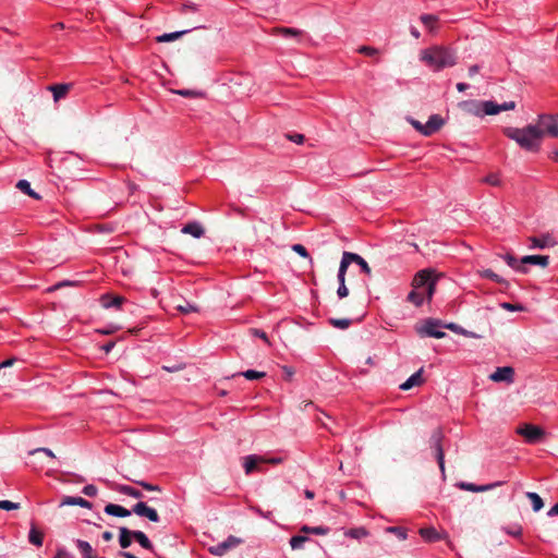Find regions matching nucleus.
Wrapping results in <instances>:
<instances>
[{
  "label": "nucleus",
  "mask_w": 558,
  "mask_h": 558,
  "mask_svg": "<svg viewBox=\"0 0 558 558\" xmlns=\"http://www.w3.org/2000/svg\"><path fill=\"white\" fill-rule=\"evenodd\" d=\"M504 134L527 151H538L544 137L538 122L524 128H506Z\"/></svg>",
  "instance_id": "f257e3e1"
},
{
  "label": "nucleus",
  "mask_w": 558,
  "mask_h": 558,
  "mask_svg": "<svg viewBox=\"0 0 558 558\" xmlns=\"http://www.w3.org/2000/svg\"><path fill=\"white\" fill-rule=\"evenodd\" d=\"M420 59L435 72L451 68L457 63L456 51L444 46H433L422 50Z\"/></svg>",
  "instance_id": "f03ea898"
},
{
  "label": "nucleus",
  "mask_w": 558,
  "mask_h": 558,
  "mask_svg": "<svg viewBox=\"0 0 558 558\" xmlns=\"http://www.w3.org/2000/svg\"><path fill=\"white\" fill-rule=\"evenodd\" d=\"M444 433L441 428H436L433 430L429 438V446L435 452V458L437 460L439 470L441 472L442 478L446 477V469H445V453L442 449V439Z\"/></svg>",
  "instance_id": "7ed1b4c3"
},
{
  "label": "nucleus",
  "mask_w": 558,
  "mask_h": 558,
  "mask_svg": "<svg viewBox=\"0 0 558 558\" xmlns=\"http://www.w3.org/2000/svg\"><path fill=\"white\" fill-rule=\"evenodd\" d=\"M412 286L423 289L425 298L429 301L435 292L436 279L433 277L432 271L421 270L415 275Z\"/></svg>",
  "instance_id": "20e7f679"
},
{
  "label": "nucleus",
  "mask_w": 558,
  "mask_h": 558,
  "mask_svg": "<svg viewBox=\"0 0 558 558\" xmlns=\"http://www.w3.org/2000/svg\"><path fill=\"white\" fill-rule=\"evenodd\" d=\"M515 108L514 101H505L497 104L492 100L482 101L478 104V109L475 111L476 116H493L501 111L513 110Z\"/></svg>",
  "instance_id": "39448f33"
},
{
  "label": "nucleus",
  "mask_w": 558,
  "mask_h": 558,
  "mask_svg": "<svg viewBox=\"0 0 558 558\" xmlns=\"http://www.w3.org/2000/svg\"><path fill=\"white\" fill-rule=\"evenodd\" d=\"M442 325L438 319H426L424 324L417 328V332L421 336L432 337L436 339H441L446 336V332L441 330Z\"/></svg>",
  "instance_id": "423d86ee"
},
{
  "label": "nucleus",
  "mask_w": 558,
  "mask_h": 558,
  "mask_svg": "<svg viewBox=\"0 0 558 558\" xmlns=\"http://www.w3.org/2000/svg\"><path fill=\"white\" fill-rule=\"evenodd\" d=\"M517 434L524 437L529 444H536L544 437V430L533 424H523L517 428Z\"/></svg>",
  "instance_id": "0eeeda50"
},
{
  "label": "nucleus",
  "mask_w": 558,
  "mask_h": 558,
  "mask_svg": "<svg viewBox=\"0 0 558 558\" xmlns=\"http://www.w3.org/2000/svg\"><path fill=\"white\" fill-rule=\"evenodd\" d=\"M537 120L544 135L558 137V114H539Z\"/></svg>",
  "instance_id": "6e6552de"
},
{
  "label": "nucleus",
  "mask_w": 558,
  "mask_h": 558,
  "mask_svg": "<svg viewBox=\"0 0 558 558\" xmlns=\"http://www.w3.org/2000/svg\"><path fill=\"white\" fill-rule=\"evenodd\" d=\"M241 543V538L230 535L223 542L209 547V553L215 556H223L227 551H229L232 548H235Z\"/></svg>",
  "instance_id": "1a4fd4ad"
},
{
  "label": "nucleus",
  "mask_w": 558,
  "mask_h": 558,
  "mask_svg": "<svg viewBox=\"0 0 558 558\" xmlns=\"http://www.w3.org/2000/svg\"><path fill=\"white\" fill-rule=\"evenodd\" d=\"M132 511L136 515L147 518L151 522L160 521V517H159L157 510L147 506V504L144 501H138L137 504H135L132 508Z\"/></svg>",
  "instance_id": "9d476101"
},
{
  "label": "nucleus",
  "mask_w": 558,
  "mask_h": 558,
  "mask_svg": "<svg viewBox=\"0 0 558 558\" xmlns=\"http://www.w3.org/2000/svg\"><path fill=\"white\" fill-rule=\"evenodd\" d=\"M266 462L265 456L258 454H248L243 458V469L246 475H251L254 471L263 472V469L259 468V464Z\"/></svg>",
  "instance_id": "9b49d317"
},
{
  "label": "nucleus",
  "mask_w": 558,
  "mask_h": 558,
  "mask_svg": "<svg viewBox=\"0 0 558 558\" xmlns=\"http://www.w3.org/2000/svg\"><path fill=\"white\" fill-rule=\"evenodd\" d=\"M489 378L495 383H513L514 369L510 366L497 367L496 371L489 375Z\"/></svg>",
  "instance_id": "f8f14e48"
},
{
  "label": "nucleus",
  "mask_w": 558,
  "mask_h": 558,
  "mask_svg": "<svg viewBox=\"0 0 558 558\" xmlns=\"http://www.w3.org/2000/svg\"><path fill=\"white\" fill-rule=\"evenodd\" d=\"M530 248H546L556 245V240L549 233L542 234L539 236L530 238Z\"/></svg>",
  "instance_id": "ddd939ff"
},
{
  "label": "nucleus",
  "mask_w": 558,
  "mask_h": 558,
  "mask_svg": "<svg viewBox=\"0 0 558 558\" xmlns=\"http://www.w3.org/2000/svg\"><path fill=\"white\" fill-rule=\"evenodd\" d=\"M501 484H502V482H495V483L486 484V485H475L473 483L460 482V483H458V487L463 490H468V492L482 493V492L490 490L497 486H500Z\"/></svg>",
  "instance_id": "4468645a"
},
{
  "label": "nucleus",
  "mask_w": 558,
  "mask_h": 558,
  "mask_svg": "<svg viewBox=\"0 0 558 558\" xmlns=\"http://www.w3.org/2000/svg\"><path fill=\"white\" fill-rule=\"evenodd\" d=\"M444 124V119L438 114H432L424 124L423 135L429 136L437 132Z\"/></svg>",
  "instance_id": "2eb2a0df"
},
{
  "label": "nucleus",
  "mask_w": 558,
  "mask_h": 558,
  "mask_svg": "<svg viewBox=\"0 0 558 558\" xmlns=\"http://www.w3.org/2000/svg\"><path fill=\"white\" fill-rule=\"evenodd\" d=\"M125 302V299L121 295H110L104 294L100 298V303L104 308H121L122 304Z\"/></svg>",
  "instance_id": "dca6fc26"
},
{
  "label": "nucleus",
  "mask_w": 558,
  "mask_h": 558,
  "mask_svg": "<svg viewBox=\"0 0 558 558\" xmlns=\"http://www.w3.org/2000/svg\"><path fill=\"white\" fill-rule=\"evenodd\" d=\"M104 511L108 515L118 517V518H126V517H130L132 513H134L132 511V509L129 510V509H126L120 505H116V504L106 505Z\"/></svg>",
  "instance_id": "f3484780"
},
{
  "label": "nucleus",
  "mask_w": 558,
  "mask_h": 558,
  "mask_svg": "<svg viewBox=\"0 0 558 558\" xmlns=\"http://www.w3.org/2000/svg\"><path fill=\"white\" fill-rule=\"evenodd\" d=\"M521 264L546 267L549 264V257L547 255H526L521 258Z\"/></svg>",
  "instance_id": "a211bd4d"
},
{
  "label": "nucleus",
  "mask_w": 558,
  "mask_h": 558,
  "mask_svg": "<svg viewBox=\"0 0 558 558\" xmlns=\"http://www.w3.org/2000/svg\"><path fill=\"white\" fill-rule=\"evenodd\" d=\"M181 231L182 233L190 234L195 239L202 238L205 233L203 226L197 221L186 223Z\"/></svg>",
  "instance_id": "6ab92c4d"
},
{
  "label": "nucleus",
  "mask_w": 558,
  "mask_h": 558,
  "mask_svg": "<svg viewBox=\"0 0 558 558\" xmlns=\"http://www.w3.org/2000/svg\"><path fill=\"white\" fill-rule=\"evenodd\" d=\"M423 369H418L414 374H412L403 384L400 385V389L409 390L415 386H418L423 383L422 378Z\"/></svg>",
  "instance_id": "aec40b11"
},
{
  "label": "nucleus",
  "mask_w": 558,
  "mask_h": 558,
  "mask_svg": "<svg viewBox=\"0 0 558 558\" xmlns=\"http://www.w3.org/2000/svg\"><path fill=\"white\" fill-rule=\"evenodd\" d=\"M500 257L507 263L509 267L513 270L525 274L527 269L521 264V260H518L512 254L506 253L500 255Z\"/></svg>",
  "instance_id": "412c9836"
},
{
  "label": "nucleus",
  "mask_w": 558,
  "mask_h": 558,
  "mask_svg": "<svg viewBox=\"0 0 558 558\" xmlns=\"http://www.w3.org/2000/svg\"><path fill=\"white\" fill-rule=\"evenodd\" d=\"M61 506H80L82 508H87V509L92 508V504L88 500H86L82 497H74V496H65L61 501Z\"/></svg>",
  "instance_id": "4be33fe9"
},
{
  "label": "nucleus",
  "mask_w": 558,
  "mask_h": 558,
  "mask_svg": "<svg viewBox=\"0 0 558 558\" xmlns=\"http://www.w3.org/2000/svg\"><path fill=\"white\" fill-rule=\"evenodd\" d=\"M120 535H119V544L121 548L125 549L131 546L133 538V530H130L125 526H121L119 529Z\"/></svg>",
  "instance_id": "5701e85b"
},
{
  "label": "nucleus",
  "mask_w": 558,
  "mask_h": 558,
  "mask_svg": "<svg viewBox=\"0 0 558 558\" xmlns=\"http://www.w3.org/2000/svg\"><path fill=\"white\" fill-rule=\"evenodd\" d=\"M70 87H71L70 84H56V85L49 86L48 88L53 95V100L58 101L68 94Z\"/></svg>",
  "instance_id": "b1692460"
},
{
  "label": "nucleus",
  "mask_w": 558,
  "mask_h": 558,
  "mask_svg": "<svg viewBox=\"0 0 558 558\" xmlns=\"http://www.w3.org/2000/svg\"><path fill=\"white\" fill-rule=\"evenodd\" d=\"M116 490L120 494L133 497L135 499H143L144 495L141 490L130 486V485H117Z\"/></svg>",
  "instance_id": "393cba45"
},
{
  "label": "nucleus",
  "mask_w": 558,
  "mask_h": 558,
  "mask_svg": "<svg viewBox=\"0 0 558 558\" xmlns=\"http://www.w3.org/2000/svg\"><path fill=\"white\" fill-rule=\"evenodd\" d=\"M408 301L416 306H421L425 300L424 290L421 288L413 287L412 291L408 294Z\"/></svg>",
  "instance_id": "a878e982"
},
{
  "label": "nucleus",
  "mask_w": 558,
  "mask_h": 558,
  "mask_svg": "<svg viewBox=\"0 0 558 558\" xmlns=\"http://www.w3.org/2000/svg\"><path fill=\"white\" fill-rule=\"evenodd\" d=\"M480 276L482 278H486V279H489L496 283H499V284H502L505 286L506 288L509 287V282L502 278L501 276H499L498 274L494 272L492 269H484V270H481L480 271Z\"/></svg>",
  "instance_id": "bb28decb"
},
{
  "label": "nucleus",
  "mask_w": 558,
  "mask_h": 558,
  "mask_svg": "<svg viewBox=\"0 0 558 558\" xmlns=\"http://www.w3.org/2000/svg\"><path fill=\"white\" fill-rule=\"evenodd\" d=\"M350 257H351V252H343L342 258L340 262V266H339V270H338V275H337L338 280L345 279L347 269H348L349 265L352 264V260Z\"/></svg>",
  "instance_id": "cd10ccee"
},
{
  "label": "nucleus",
  "mask_w": 558,
  "mask_h": 558,
  "mask_svg": "<svg viewBox=\"0 0 558 558\" xmlns=\"http://www.w3.org/2000/svg\"><path fill=\"white\" fill-rule=\"evenodd\" d=\"M420 535L427 542H437L442 539V536L434 527H422Z\"/></svg>",
  "instance_id": "c85d7f7f"
},
{
  "label": "nucleus",
  "mask_w": 558,
  "mask_h": 558,
  "mask_svg": "<svg viewBox=\"0 0 558 558\" xmlns=\"http://www.w3.org/2000/svg\"><path fill=\"white\" fill-rule=\"evenodd\" d=\"M133 538L145 549L153 550V543L147 535L138 530H133Z\"/></svg>",
  "instance_id": "c756f323"
},
{
  "label": "nucleus",
  "mask_w": 558,
  "mask_h": 558,
  "mask_svg": "<svg viewBox=\"0 0 558 558\" xmlns=\"http://www.w3.org/2000/svg\"><path fill=\"white\" fill-rule=\"evenodd\" d=\"M276 34L280 35L284 38H300L303 36L304 32L302 29L292 28V27H279L276 29Z\"/></svg>",
  "instance_id": "7c9ffc66"
},
{
  "label": "nucleus",
  "mask_w": 558,
  "mask_h": 558,
  "mask_svg": "<svg viewBox=\"0 0 558 558\" xmlns=\"http://www.w3.org/2000/svg\"><path fill=\"white\" fill-rule=\"evenodd\" d=\"M191 31L192 29H184V31H178V32H172V33H165V34L158 36L156 39L158 43H169V41H173V40L180 38L181 36H183L184 34H187Z\"/></svg>",
  "instance_id": "2f4dec72"
},
{
  "label": "nucleus",
  "mask_w": 558,
  "mask_h": 558,
  "mask_svg": "<svg viewBox=\"0 0 558 558\" xmlns=\"http://www.w3.org/2000/svg\"><path fill=\"white\" fill-rule=\"evenodd\" d=\"M344 536L354 538V539H361L363 537H366L368 535V531L364 526L349 529L343 532Z\"/></svg>",
  "instance_id": "473e14b6"
},
{
  "label": "nucleus",
  "mask_w": 558,
  "mask_h": 558,
  "mask_svg": "<svg viewBox=\"0 0 558 558\" xmlns=\"http://www.w3.org/2000/svg\"><path fill=\"white\" fill-rule=\"evenodd\" d=\"M351 260L352 263H355L357 266H360L361 271L364 272L367 276H371L372 270L367 264V262L359 254L351 253Z\"/></svg>",
  "instance_id": "72a5a7b5"
},
{
  "label": "nucleus",
  "mask_w": 558,
  "mask_h": 558,
  "mask_svg": "<svg viewBox=\"0 0 558 558\" xmlns=\"http://www.w3.org/2000/svg\"><path fill=\"white\" fill-rule=\"evenodd\" d=\"M301 532L306 534H314V535H327L330 532V529L328 526L319 525V526H308L303 525L301 527Z\"/></svg>",
  "instance_id": "f704fd0d"
},
{
  "label": "nucleus",
  "mask_w": 558,
  "mask_h": 558,
  "mask_svg": "<svg viewBox=\"0 0 558 558\" xmlns=\"http://www.w3.org/2000/svg\"><path fill=\"white\" fill-rule=\"evenodd\" d=\"M525 496L531 500L533 511L537 512L544 507L543 499L537 493L527 492L525 493Z\"/></svg>",
  "instance_id": "c9c22d12"
},
{
  "label": "nucleus",
  "mask_w": 558,
  "mask_h": 558,
  "mask_svg": "<svg viewBox=\"0 0 558 558\" xmlns=\"http://www.w3.org/2000/svg\"><path fill=\"white\" fill-rule=\"evenodd\" d=\"M16 187H17L21 192H23V193H25V194H27V195L32 196L33 198H36V199H38V198H39V195H38V194H37V193H36V192L31 187V183H29L27 180H20V181L16 183Z\"/></svg>",
  "instance_id": "e433bc0d"
},
{
  "label": "nucleus",
  "mask_w": 558,
  "mask_h": 558,
  "mask_svg": "<svg viewBox=\"0 0 558 558\" xmlns=\"http://www.w3.org/2000/svg\"><path fill=\"white\" fill-rule=\"evenodd\" d=\"M310 541L307 536L294 535L290 538V546L293 550L302 549L305 542Z\"/></svg>",
  "instance_id": "4c0bfd02"
},
{
  "label": "nucleus",
  "mask_w": 558,
  "mask_h": 558,
  "mask_svg": "<svg viewBox=\"0 0 558 558\" xmlns=\"http://www.w3.org/2000/svg\"><path fill=\"white\" fill-rule=\"evenodd\" d=\"M329 323L332 327L344 330L351 326L352 320L349 318H330Z\"/></svg>",
  "instance_id": "58836bf2"
},
{
  "label": "nucleus",
  "mask_w": 558,
  "mask_h": 558,
  "mask_svg": "<svg viewBox=\"0 0 558 558\" xmlns=\"http://www.w3.org/2000/svg\"><path fill=\"white\" fill-rule=\"evenodd\" d=\"M239 375L243 376L247 380H257L262 379L266 376L265 372H258L255 369H247L244 372H241Z\"/></svg>",
  "instance_id": "ea45409f"
},
{
  "label": "nucleus",
  "mask_w": 558,
  "mask_h": 558,
  "mask_svg": "<svg viewBox=\"0 0 558 558\" xmlns=\"http://www.w3.org/2000/svg\"><path fill=\"white\" fill-rule=\"evenodd\" d=\"M28 541L31 544H33L35 546H41L43 545V534L33 527L29 531Z\"/></svg>",
  "instance_id": "a19ab883"
},
{
  "label": "nucleus",
  "mask_w": 558,
  "mask_h": 558,
  "mask_svg": "<svg viewBox=\"0 0 558 558\" xmlns=\"http://www.w3.org/2000/svg\"><path fill=\"white\" fill-rule=\"evenodd\" d=\"M420 20L425 27H427L432 31L434 28L436 22L438 21V17L433 14H423V15H421Z\"/></svg>",
  "instance_id": "79ce46f5"
},
{
  "label": "nucleus",
  "mask_w": 558,
  "mask_h": 558,
  "mask_svg": "<svg viewBox=\"0 0 558 558\" xmlns=\"http://www.w3.org/2000/svg\"><path fill=\"white\" fill-rule=\"evenodd\" d=\"M502 531L505 533H507L508 535H510V536L520 537L522 535V531L523 530H522L521 525L514 524V525H511V526H504Z\"/></svg>",
  "instance_id": "37998d69"
},
{
  "label": "nucleus",
  "mask_w": 558,
  "mask_h": 558,
  "mask_svg": "<svg viewBox=\"0 0 558 558\" xmlns=\"http://www.w3.org/2000/svg\"><path fill=\"white\" fill-rule=\"evenodd\" d=\"M357 52L359 53H362V54H365V56H368V57H373V56H376L379 51L377 48L375 47H371V46H360L357 48Z\"/></svg>",
  "instance_id": "c03bdc74"
},
{
  "label": "nucleus",
  "mask_w": 558,
  "mask_h": 558,
  "mask_svg": "<svg viewBox=\"0 0 558 558\" xmlns=\"http://www.w3.org/2000/svg\"><path fill=\"white\" fill-rule=\"evenodd\" d=\"M133 482L148 492H161V488L158 485H154V484L145 482V481H133Z\"/></svg>",
  "instance_id": "a18cd8bd"
},
{
  "label": "nucleus",
  "mask_w": 558,
  "mask_h": 558,
  "mask_svg": "<svg viewBox=\"0 0 558 558\" xmlns=\"http://www.w3.org/2000/svg\"><path fill=\"white\" fill-rule=\"evenodd\" d=\"M20 508V504L10 500H0V509L5 511L16 510Z\"/></svg>",
  "instance_id": "49530a36"
},
{
  "label": "nucleus",
  "mask_w": 558,
  "mask_h": 558,
  "mask_svg": "<svg viewBox=\"0 0 558 558\" xmlns=\"http://www.w3.org/2000/svg\"><path fill=\"white\" fill-rule=\"evenodd\" d=\"M501 307L509 312H521L524 310V306L522 304H519V303L513 304V303H508V302L501 303Z\"/></svg>",
  "instance_id": "de8ad7c7"
},
{
  "label": "nucleus",
  "mask_w": 558,
  "mask_h": 558,
  "mask_svg": "<svg viewBox=\"0 0 558 558\" xmlns=\"http://www.w3.org/2000/svg\"><path fill=\"white\" fill-rule=\"evenodd\" d=\"M177 310L183 314L197 312V307L189 302H186L184 305H178Z\"/></svg>",
  "instance_id": "09e8293b"
},
{
  "label": "nucleus",
  "mask_w": 558,
  "mask_h": 558,
  "mask_svg": "<svg viewBox=\"0 0 558 558\" xmlns=\"http://www.w3.org/2000/svg\"><path fill=\"white\" fill-rule=\"evenodd\" d=\"M484 182L493 186H498L500 184V179L497 173H490L484 178Z\"/></svg>",
  "instance_id": "8fccbe9b"
},
{
  "label": "nucleus",
  "mask_w": 558,
  "mask_h": 558,
  "mask_svg": "<svg viewBox=\"0 0 558 558\" xmlns=\"http://www.w3.org/2000/svg\"><path fill=\"white\" fill-rule=\"evenodd\" d=\"M339 281V287H338V290H337V295L340 298V299H343L345 296H348L349 294V290L345 286V279L343 280H338Z\"/></svg>",
  "instance_id": "3c124183"
},
{
  "label": "nucleus",
  "mask_w": 558,
  "mask_h": 558,
  "mask_svg": "<svg viewBox=\"0 0 558 558\" xmlns=\"http://www.w3.org/2000/svg\"><path fill=\"white\" fill-rule=\"evenodd\" d=\"M83 494L88 496V497H95L98 493V489L95 485L93 484H88L86 486L83 487Z\"/></svg>",
  "instance_id": "603ef678"
},
{
  "label": "nucleus",
  "mask_w": 558,
  "mask_h": 558,
  "mask_svg": "<svg viewBox=\"0 0 558 558\" xmlns=\"http://www.w3.org/2000/svg\"><path fill=\"white\" fill-rule=\"evenodd\" d=\"M37 452H43L47 457L52 458V459L56 458L54 453L49 448H45V447L35 448V449L28 451V454L33 456V454H35Z\"/></svg>",
  "instance_id": "864d4df0"
},
{
  "label": "nucleus",
  "mask_w": 558,
  "mask_h": 558,
  "mask_svg": "<svg viewBox=\"0 0 558 558\" xmlns=\"http://www.w3.org/2000/svg\"><path fill=\"white\" fill-rule=\"evenodd\" d=\"M292 250L298 253L300 256L304 257V258H307L310 256L306 247L302 244H294L292 246Z\"/></svg>",
  "instance_id": "5fc2aeb1"
},
{
  "label": "nucleus",
  "mask_w": 558,
  "mask_h": 558,
  "mask_svg": "<svg viewBox=\"0 0 558 558\" xmlns=\"http://www.w3.org/2000/svg\"><path fill=\"white\" fill-rule=\"evenodd\" d=\"M388 531L395 533L400 539H405L408 536L405 530L399 526L389 527Z\"/></svg>",
  "instance_id": "6e6d98bb"
},
{
  "label": "nucleus",
  "mask_w": 558,
  "mask_h": 558,
  "mask_svg": "<svg viewBox=\"0 0 558 558\" xmlns=\"http://www.w3.org/2000/svg\"><path fill=\"white\" fill-rule=\"evenodd\" d=\"M75 283L73 281H70V280H63V281H60L53 286H51L50 288H48V292H53V291H57L59 290L60 288L62 287H66V286H74Z\"/></svg>",
  "instance_id": "4d7b16f0"
},
{
  "label": "nucleus",
  "mask_w": 558,
  "mask_h": 558,
  "mask_svg": "<svg viewBox=\"0 0 558 558\" xmlns=\"http://www.w3.org/2000/svg\"><path fill=\"white\" fill-rule=\"evenodd\" d=\"M187 11L196 12L198 11V5L193 2L184 3L181 8V13H185Z\"/></svg>",
  "instance_id": "13d9d810"
},
{
  "label": "nucleus",
  "mask_w": 558,
  "mask_h": 558,
  "mask_svg": "<svg viewBox=\"0 0 558 558\" xmlns=\"http://www.w3.org/2000/svg\"><path fill=\"white\" fill-rule=\"evenodd\" d=\"M53 558H71V555L64 547H60Z\"/></svg>",
  "instance_id": "bf43d9fd"
},
{
  "label": "nucleus",
  "mask_w": 558,
  "mask_h": 558,
  "mask_svg": "<svg viewBox=\"0 0 558 558\" xmlns=\"http://www.w3.org/2000/svg\"><path fill=\"white\" fill-rule=\"evenodd\" d=\"M288 138L292 141L295 144H302L304 142V135L303 134H293L288 135Z\"/></svg>",
  "instance_id": "052dcab7"
},
{
  "label": "nucleus",
  "mask_w": 558,
  "mask_h": 558,
  "mask_svg": "<svg viewBox=\"0 0 558 558\" xmlns=\"http://www.w3.org/2000/svg\"><path fill=\"white\" fill-rule=\"evenodd\" d=\"M253 335L268 342V337L265 331L260 329H253Z\"/></svg>",
  "instance_id": "680f3d73"
},
{
  "label": "nucleus",
  "mask_w": 558,
  "mask_h": 558,
  "mask_svg": "<svg viewBox=\"0 0 558 558\" xmlns=\"http://www.w3.org/2000/svg\"><path fill=\"white\" fill-rule=\"evenodd\" d=\"M282 462H283V458H281V457H272V458H266V462L265 463L280 464Z\"/></svg>",
  "instance_id": "e2e57ef3"
},
{
  "label": "nucleus",
  "mask_w": 558,
  "mask_h": 558,
  "mask_svg": "<svg viewBox=\"0 0 558 558\" xmlns=\"http://www.w3.org/2000/svg\"><path fill=\"white\" fill-rule=\"evenodd\" d=\"M251 509H252L255 513H257L258 515H260V517H263V518L268 519V518H269V515H270V512L265 513V512H264L260 508H258V507H252Z\"/></svg>",
  "instance_id": "0e129e2a"
},
{
  "label": "nucleus",
  "mask_w": 558,
  "mask_h": 558,
  "mask_svg": "<svg viewBox=\"0 0 558 558\" xmlns=\"http://www.w3.org/2000/svg\"><path fill=\"white\" fill-rule=\"evenodd\" d=\"M411 124L417 130L420 131L422 134H423V131H424V124H422L421 122L416 121V120H411Z\"/></svg>",
  "instance_id": "69168bd1"
},
{
  "label": "nucleus",
  "mask_w": 558,
  "mask_h": 558,
  "mask_svg": "<svg viewBox=\"0 0 558 558\" xmlns=\"http://www.w3.org/2000/svg\"><path fill=\"white\" fill-rule=\"evenodd\" d=\"M478 71H480V65H477V64L471 65L469 68V75L474 76L475 74L478 73Z\"/></svg>",
  "instance_id": "338daca9"
},
{
  "label": "nucleus",
  "mask_w": 558,
  "mask_h": 558,
  "mask_svg": "<svg viewBox=\"0 0 558 558\" xmlns=\"http://www.w3.org/2000/svg\"><path fill=\"white\" fill-rule=\"evenodd\" d=\"M547 515L549 517H554V515H558V502L556 505H554L547 512Z\"/></svg>",
  "instance_id": "774afa93"
}]
</instances>
